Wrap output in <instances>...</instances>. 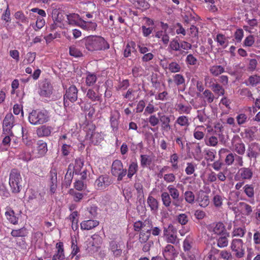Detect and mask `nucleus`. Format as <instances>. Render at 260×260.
I'll use <instances>...</instances> for the list:
<instances>
[{
  "instance_id": "obj_1",
  "label": "nucleus",
  "mask_w": 260,
  "mask_h": 260,
  "mask_svg": "<svg viewBox=\"0 0 260 260\" xmlns=\"http://www.w3.org/2000/svg\"><path fill=\"white\" fill-rule=\"evenodd\" d=\"M82 42L89 51H96L109 48V45L104 38L98 36H90L85 38Z\"/></svg>"
},
{
  "instance_id": "obj_2",
  "label": "nucleus",
  "mask_w": 260,
  "mask_h": 260,
  "mask_svg": "<svg viewBox=\"0 0 260 260\" xmlns=\"http://www.w3.org/2000/svg\"><path fill=\"white\" fill-rule=\"evenodd\" d=\"M49 120L48 113L46 110H34L28 116V120L33 125L43 124Z\"/></svg>"
},
{
  "instance_id": "obj_3",
  "label": "nucleus",
  "mask_w": 260,
  "mask_h": 260,
  "mask_svg": "<svg viewBox=\"0 0 260 260\" xmlns=\"http://www.w3.org/2000/svg\"><path fill=\"white\" fill-rule=\"evenodd\" d=\"M22 179L20 172L16 169L12 170L9 178V184L13 193H17L22 187Z\"/></svg>"
},
{
  "instance_id": "obj_4",
  "label": "nucleus",
  "mask_w": 260,
  "mask_h": 260,
  "mask_svg": "<svg viewBox=\"0 0 260 260\" xmlns=\"http://www.w3.org/2000/svg\"><path fill=\"white\" fill-rule=\"evenodd\" d=\"M111 173L113 176L117 177L118 181H121L127 174V170L123 169L121 160L116 159L113 161L111 166Z\"/></svg>"
},
{
  "instance_id": "obj_5",
  "label": "nucleus",
  "mask_w": 260,
  "mask_h": 260,
  "mask_svg": "<svg viewBox=\"0 0 260 260\" xmlns=\"http://www.w3.org/2000/svg\"><path fill=\"white\" fill-rule=\"evenodd\" d=\"M78 91V90L75 85H71L66 89L63 95V106L65 109L69 106V101L74 103L77 100Z\"/></svg>"
},
{
  "instance_id": "obj_6",
  "label": "nucleus",
  "mask_w": 260,
  "mask_h": 260,
  "mask_svg": "<svg viewBox=\"0 0 260 260\" xmlns=\"http://www.w3.org/2000/svg\"><path fill=\"white\" fill-rule=\"evenodd\" d=\"M14 125L15 117L11 113H7L3 120V131L7 135H13L11 129Z\"/></svg>"
},
{
  "instance_id": "obj_7",
  "label": "nucleus",
  "mask_w": 260,
  "mask_h": 260,
  "mask_svg": "<svg viewBox=\"0 0 260 260\" xmlns=\"http://www.w3.org/2000/svg\"><path fill=\"white\" fill-rule=\"evenodd\" d=\"M170 196L173 199L172 205L175 207H181L183 199L179 198V191L172 185H169L167 187Z\"/></svg>"
},
{
  "instance_id": "obj_8",
  "label": "nucleus",
  "mask_w": 260,
  "mask_h": 260,
  "mask_svg": "<svg viewBox=\"0 0 260 260\" xmlns=\"http://www.w3.org/2000/svg\"><path fill=\"white\" fill-rule=\"evenodd\" d=\"M260 155V145L256 142L250 143L247 150V156L250 159H254L256 161V158Z\"/></svg>"
},
{
  "instance_id": "obj_9",
  "label": "nucleus",
  "mask_w": 260,
  "mask_h": 260,
  "mask_svg": "<svg viewBox=\"0 0 260 260\" xmlns=\"http://www.w3.org/2000/svg\"><path fill=\"white\" fill-rule=\"evenodd\" d=\"M192 239L190 237H186L183 241V250L185 253L182 254V257L186 259V255L189 260H194L195 256L191 253V249L192 247Z\"/></svg>"
},
{
  "instance_id": "obj_10",
  "label": "nucleus",
  "mask_w": 260,
  "mask_h": 260,
  "mask_svg": "<svg viewBox=\"0 0 260 260\" xmlns=\"http://www.w3.org/2000/svg\"><path fill=\"white\" fill-rule=\"evenodd\" d=\"M243 242L240 239H233L231 244V248L233 251L236 252V255L238 257H242L244 254V252L242 248Z\"/></svg>"
},
{
  "instance_id": "obj_11",
  "label": "nucleus",
  "mask_w": 260,
  "mask_h": 260,
  "mask_svg": "<svg viewBox=\"0 0 260 260\" xmlns=\"http://www.w3.org/2000/svg\"><path fill=\"white\" fill-rule=\"evenodd\" d=\"M112 179L108 175H101L95 180V184L99 189H105L107 186L112 184Z\"/></svg>"
},
{
  "instance_id": "obj_12",
  "label": "nucleus",
  "mask_w": 260,
  "mask_h": 260,
  "mask_svg": "<svg viewBox=\"0 0 260 260\" xmlns=\"http://www.w3.org/2000/svg\"><path fill=\"white\" fill-rule=\"evenodd\" d=\"M53 92V87L48 81H44L39 90V94L44 97H50Z\"/></svg>"
},
{
  "instance_id": "obj_13",
  "label": "nucleus",
  "mask_w": 260,
  "mask_h": 260,
  "mask_svg": "<svg viewBox=\"0 0 260 260\" xmlns=\"http://www.w3.org/2000/svg\"><path fill=\"white\" fill-rule=\"evenodd\" d=\"M120 116V115L118 110H115L111 112L110 121L113 131H116L118 129Z\"/></svg>"
},
{
  "instance_id": "obj_14",
  "label": "nucleus",
  "mask_w": 260,
  "mask_h": 260,
  "mask_svg": "<svg viewBox=\"0 0 260 260\" xmlns=\"http://www.w3.org/2000/svg\"><path fill=\"white\" fill-rule=\"evenodd\" d=\"M50 191L52 194L55 193L57 186V170L55 168H52L50 171Z\"/></svg>"
},
{
  "instance_id": "obj_15",
  "label": "nucleus",
  "mask_w": 260,
  "mask_h": 260,
  "mask_svg": "<svg viewBox=\"0 0 260 260\" xmlns=\"http://www.w3.org/2000/svg\"><path fill=\"white\" fill-rule=\"evenodd\" d=\"M211 228H212V231L213 233L218 236L224 234L228 235V233H229L226 231L224 225L221 222L213 223Z\"/></svg>"
},
{
  "instance_id": "obj_16",
  "label": "nucleus",
  "mask_w": 260,
  "mask_h": 260,
  "mask_svg": "<svg viewBox=\"0 0 260 260\" xmlns=\"http://www.w3.org/2000/svg\"><path fill=\"white\" fill-rule=\"evenodd\" d=\"M102 94L99 91H95L92 88H89L87 90L86 98L92 102H98L101 103L102 102Z\"/></svg>"
},
{
  "instance_id": "obj_17",
  "label": "nucleus",
  "mask_w": 260,
  "mask_h": 260,
  "mask_svg": "<svg viewBox=\"0 0 260 260\" xmlns=\"http://www.w3.org/2000/svg\"><path fill=\"white\" fill-rule=\"evenodd\" d=\"M53 129L52 126L43 125L37 128L36 133L39 137H48L51 135Z\"/></svg>"
},
{
  "instance_id": "obj_18",
  "label": "nucleus",
  "mask_w": 260,
  "mask_h": 260,
  "mask_svg": "<svg viewBox=\"0 0 260 260\" xmlns=\"http://www.w3.org/2000/svg\"><path fill=\"white\" fill-rule=\"evenodd\" d=\"M159 120L161 122V129L162 131L168 132L171 128L170 124L171 122L170 116L166 115L159 116Z\"/></svg>"
},
{
  "instance_id": "obj_19",
  "label": "nucleus",
  "mask_w": 260,
  "mask_h": 260,
  "mask_svg": "<svg viewBox=\"0 0 260 260\" xmlns=\"http://www.w3.org/2000/svg\"><path fill=\"white\" fill-rule=\"evenodd\" d=\"M99 224V222L96 220L91 219L82 221L81 224V229L84 230H90Z\"/></svg>"
},
{
  "instance_id": "obj_20",
  "label": "nucleus",
  "mask_w": 260,
  "mask_h": 260,
  "mask_svg": "<svg viewBox=\"0 0 260 260\" xmlns=\"http://www.w3.org/2000/svg\"><path fill=\"white\" fill-rule=\"evenodd\" d=\"M208 87L218 96H221L224 94V89L221 85L217 83H214L211 81Z\"/></svg>"
},
{
  "instance_id": "obj_21",
  "label": "nucleus",
  "mask_w": 260,
  "mask_h": 260,
  "mask_svg": "<svg viewBox=\"0 0 260 260\" xmlns=\"http://www.w3.org/2000/svg\"><path fill=\"white\" fill-rule=\"evenodd\" d=\"M238 174L244 180H250L253 176L252 170L249 168H242L239 170Z\"/></svg>"
},
{
  "instance_id": "obj_22",
  "label": "nucleus",
  "mask_w": 260,
  "mask_h": 260,
  "mask_svg": "<svg viewBox=\"0 0 260 260\" xmlns=\"http://www.w3.org/2000/svg\"><path fill=\"white\" fill-rule=\"evenodd\" d=\"M230 237V233H228V235L224 234L223 235L219 236L217 237L216 238L214 237V239H216V241L217 242V245L219 248H224L228 245L229 240L228 239V237Z\"/></svg>"
},
{
  "instance_id": "obj_23",
  "label": "nucleus",
  "mask_w": 260,
  "mask_h": 260,
  "mask_svg": "<svg viewBox=\"0 0 260 260\" xmlns=\"http://www.w3.org/2000/svg\"><path fill=\"white\" fill-rule=\"evenodd\" d=\"M63 246V243L62 242L56 244V247L57 250L56 253L53 255L52 260H62L64 259L65 256Z\"/></svg>"
},
{
  "instance_id": "obj_24",
  "label": "nucleus",
  "mask_w": 260,
  "mask_h": 260,
  "mask_svg": "<svg viewBox=\"0 0 260 260\" xmlns=\"http://www.w3.org/2000/svg\"><path fill=\"white\" fill-rule=\"evenodd\" d=\"M232 149L239 155H243L245 152V144L241 141L232 142Z\"/></svg>"
},
{
  "instance_id": "obj_25",
  "label": "nucleus",
  "mask_w": 260,
  "mask_h": 260,
  "mask_svg": "<svg viewBox=\"0 0 260 260\" xmlns=\"http://www.w3.org/2000/svg\"><path fill=\"white\" fill-rule=\"evenodd\" d=\"M79 26L87 31H93L95 30L97 24L95 22L81 20L79 23Z\"/></svg>"
},
{
  "instance_id": "obj_26",
  "label": "nucleus",
  "mask_w": 260,
  "mask_h": 260,
  "mask_svg": "<svg viewBox=\"0 0 260 260\" xmlns=\"http://www.w3.org/2000/svg\"><path fill=\"white\" fill-rule=\"evenodd\" d=\"M37 150L39 156H44L48 151L47 144L43 140H39L37 143Z\"/></svg>"
},
{
  "instance_id": "obj_27",
  "label": "nucleus",
  "mask_w": 260,
  "mask_h": 260,
  "mask_svg": "<svg viewBox=\"0 0 260 260\" xmlns=\"http://www.w3.org/2000/svg\"><path fill=\"white\" fill-rule=\"evenodd\" d=\"M239 206L241 208L242 213L243 215L247 216L251 215L253 208L250 205L245 202H240Z\"/></svg>"
},
{
  "instance_id": "obj_28",
  "label": "nucleus",
  "mask_w": 260,
  "mask_h": 260,
  "mask_svg": "<svg viewBox=\"0 0 260 260\" xmlns=\"http://www.w3.org/2000/svg\"><path fill=\"white\" fill-rule=\"evenodd\" d=\"M197 201L199 203V205L203 207H207L209 204L208 196L203 191L199 193Z\"/></svg>"
},
{
  "instance_id": "obj_29",
  "label": "nucleus",
  "mask_w": 260,
  "mask_h": 260,
  "mask_svg": "<svg viewBox=\"0 0 260 260\" xmlns=\"http://www.w3.org/2000/svg\"><path fill=\"white\" fill-rule=\"evenodd\" d=\"M67 18L68 23L72 25H78L81 21L80 19L79 15L77 14L72 13L69 15H67Z\"/></svg>"
},
{
  "instance_id": "obj_30",
  "label": "nucleus",
  "mask_w": 260,
  "mask_h": 260,
  "mask_svg": "<svg viewBox=\"0 0 260 260\" xmlns=\"http://www.w3.org/2000/svg\"><path fill=\"white\" fill-rule=\"evenodd\" d=\"M169 48L171 50L180 51V54H185L187 52L180 50V45L178 42V41L176 39V38L173 39L170 43Z\"/></svg>"
},
{
  "instance_id": "obj_31",
  "label": "nucleus",
  "mask_w": 260,
  "mask_h": 260,
  "mask_svg": "<svg viewBox=\"0 0 260 260\" xmlns=\"http://www.w3.org/2000/svg\"><path fill=\"white\" fill-rule=\"evenodd\" d=\"M110 249L115 256H118L121 255L122 249L117 242L112 241L110 243Z\"/></svg>"
},
{
  "instance_id": "obj_32",
  "label": "nucleus",
  "mask_w": 260,
  "mask_h": 260,
  "mask_svg": "<svg viewBox=\"0 0 260 260\" xmlns=\"http://www.w3.org/2000/svg\"><path fill=\"white\" fill-rule=\"evenodd\" d=\"M192 154L194 159L196 160L200 161L203 158L201 147L199 143L197 144L196 146L193 148Z\"/></svg>"
},
{
  "instance_id": "obj_33",
  "label": "nucleus",
  "mask_w": 260,
  "mask_h": 260,
  "mask_svg": "<svg viewBox=\"0 0 260 260\" xmlns=\"http://www.w3.org/2000/svg\"><path fill=\"white\" fill-rule=\"evenodd\" d=\"M97 77L94 73H91L87 72L86 73V78L85 80L86 85L88 86H92L96 82Z\"/></svg>"
},
{
  "instance_id": "obj_34",
  "label": "nucleus",
  "mask_w": 260,
  "mask_h": 260,
  "mask_svg": "<svg viewBox=\"0 0 260 260\" xmlns=\"http://www.w3.org/2000/svg\"><path fill=\"white\" fill-rule=\"evenodd\" d=\"M209 71L214 76H218L224 72V68L220 65H215L210 68Z\"/></svg>"
},
{
  "instance_id": "obj_35",
  "label": "nucleus",
  "mask_w": 260,
  "mask_h": 260,
  "mask_svg": "<svg viewBox=\"0 0 260 260\" xmlns=\"http://www.w3.org/2000/svg\"><path fill=\"white\" fill-rule=\"evenodd\" d=\"M161 199L163 205L166 208H168L172 204L171 196L168 192H163L161 194Z\"/></svg>"
},
{
  "instance_id": "obj_36",
  "label": "nucleus",
  "mask_w": 260,
  "mask_h": 260,
  "mask_svg": "<svg viewBox=\"0 0 260 260\" xmlns=\"http://www.w3.org/2000/svg\"><path fill=\"white\" fill-rule=\"evenodd\" d=\"M28 232L27 229L23 227L18 230H13L11 235L13 237H23L27 236Z\"/></svg>"
},
{
  "instance_id": "obj_37",
  "label": "nucleus",
  "mask_w": 260,
  "mask_h": 260,
  "mask_svg": "<svg viewBox=\"0 0 260 260\" xmlns=\"http://www.w3.org/2000/svg\"><path fill=\"white\" fill-rule=\"evenodd\" d=\"M151 230V229H144V230L140 232L139 240L141 243H146L148 241L150 236Z\"/></svg>"
},
{
  "instance_id": "obj_38",
  "label": "nucleus",
  "mask_w": 260,
  "mask_h": 260,
  "mask_svg": "<svg viewBox=\"0 0 260 260\" xmlns=\"http://www.w3.org/2000/svg\"><path fill=\"white\" fill-rule=\"evenodd\" d=\"M138 170V166L137 162L136 161L132 162L128 167L127 177L128 178H131L133 176L137 173Z\"/></svg>"
},
{
  "instance_id": "obj_39",
  "label": "nucleus",
  "mask_w": 260,
  "mask_h": 260,
  "mask_svg": "<svg viewBox=\"0 0 260 260\" xmlns=\"http://www.w3.org/2000/svg\"><path fill=\"white\" fill-rule=\"evenodd\" d=\"M84 166V160L81 158H77L75 161V165H74V172L76 175H79L80 172L81 171Z\"/></svg>"
},
{
  "instance_id": "obj_40",
  "label": "nucleus",
  "mask_w": 260,
  "mask_h": 260,
  "mask_svg": "<svg viewBox=\"0 0 260 260\" xmlns=\"http://www.w3.org/2000/svg\"><path fill=\"white\" fill-rule=\"evenodd\" d=\"M98 207L95 206H92L87 208L85 215L88 218L92 219L95 218L98 214Z\"/></svg>"
},
{
  "instance_id": "obj_41",
  "label": "nucleus",
  "mask_w": 260,
  "mask_h": 260,
  "mask_svg": "<svg viewBox=\"0 0 260 260\" xmlns=\"http://www.w3.org/2000/svg\"><path fill=\"white\" fill-rule=\"evenodd\" d=\"M7 219L13 224H17L18 218L15 216V213L13 210L7 211L5 213Z\"/></svg>"
},
{
  "instance_id": "obj_42",
  "label": "nucleus",
  "mask_w": 260,
  "mask_h": 260,
  "mask_svg": "<svg viewBox=\"0 0 260 260\" xmlns=\"http://www.w3.org/2000/svg\"><path fill=\"white\" fill-rule=\"evenodd\" d=\"M176 106V110L179 112L180 114L184 113L186 114H188L190 113L191 110L192 109L190 106H185L181 103L177 104Z\"/></svg>"
},
{
  "instance_id": "obj_43",
  "label": "nucleus",
  "mask_w": 260,
  "mask_h": 260,
  "mask_svg": "<svg viewBox=\"0 0 260 260\" xmlns=\"http://www.w3.org/2000/svg\"><path fill=\"white\" fill-rule=\"evenodd\" d=\"M175 248L172 245H167L163 251V255L166 259L175 253Z\"/></svg>"
},
{
  "instance_id": "obj_44",
  "label": "nucleus",
  "mask_w": 260,
  "mask_h": 260,
  "mask_svg": "<svg viewBox=\"0 0 260 260\" xmlns=\"http://www.w3.org/2000/svg\"><path fill=\"white\" fill-rule=\"evenodd\" d=\"M173 81L177 86H185V80L183 76L180 74H175L173 76Z\"/></svg>"
},
{
  "instance_id": "obj_45",
  "label": "nucleus",
  "mask_w": 260,
  "mask_h": 260,
  "mask_svg": "<svg viewBox=\"0 0 260 260\" xmlns=\"http://www.w3.org/2000/svg\"><path fill=\"white\" fill-rule=\"evenodd\" d=\"M135 46L136 44L134 42L127 44L123 53L125 57H128L131 56L132 51L135 50Z\"/></svg>"
},
{
  "instance_id": "obj_46",
  "label": "nucleus",
  "mask_w": 260,
  "mask_h": 260,
  "mask_svg": "<svg viewBox=\"0 0 260 260\" xmlns=\"http://www.w3.org/2000/svg\"><path fill=\"white\" fill-rule=\"evenodd\" d=\"M147 203L151 210L156 211L158 208V202L152 196H149L147 199Z\"/></svg>"
},
{
  "instance_id": "obj_47",
  "label": "nucleus",
  "mask_w": 260,
  "mask_h": 260,
  "mask_svg": "<svg viewBox=\"0 0 260 260\" xmlns=\"http://www.w3.org/2000/svg\"><path fill=\"white\" fill-rule=\"evenodd\" d=\"M244 192L249 198H253L254 196V187L251 184H246L243 187Z\"/></svg>"
},
{
  "instance_id": "obj_48",
  "label": "nucleus",
  "mask_w": 260,
  "mask_h": 260,
  "mask_svg": "<svg viewBox=\"0 0 260 260\" xmlns=\"http://www.w3.org/2000/svg\"><path fill=\"white\" fill-rule=\"evenodd\" d=\"M175 122L181 126L187 127L189 125L188 117L184 115L178 117Z\"/></svg>"
},
{
  "instance_id": "obj_49",
  "label": "nucleus",
  "mask_w": 260,
  "mask_h": 260,
  "mask_svg": "<svg viewBox=\"0 0 260 260\" xmlns=\"http://www.w3.org/2000/svg\"><path fill=\"white\" fill-rule=\"evenodd\" d=\"M45 192L44 191L36 192L32 195L31 199H36L39 204H42L45 202Z\"/></svg>"
},
{
  "instance_id": "obj_50",
  "label": "nucleus",
  "mask_w": 260,
  "mask_h": 260,
  "mask_svg": "<svg viewBox=\"0 0 260 260\" xmlns=\"http://www.w3.org/2000/svg\"><path fill=\"white\" fill-rule=\"evenodd\" d=\"M73 176V173H67L64 176V179L62 183V185L66 188H68L71 184Z\"/></svg>"
},
{
  "instance_id": "obj_51",
  "label": "nucleus",
  "mask_w": 260,
  "mask_h": 260,
  "mask_svg": "<svg viewBox=\"0 0 260 260\" xmlns=\"http://www.w3.org/2000/svg\"><path fill=\"white\" fill-rule=\"evenodd\" d=\"M246 229L245 226L243 227H239V228H235L234 229L233 232L232 233L233 236H237L240 237H243L245 233H246Z\"/></svg>"
},
{
  "instance_id": "obj_52",
  "label": "nucleus",
  "mask_w": 260,
  "mask_h": 260,
  "mask_svg": "<svg viewBox=\"0 0 260 260\" xmlns=\"http://www.w3.org/2000/svg\"><path fill=\"white\" fill-rule=\"evenodd\" d=\"M69 53L70 55L75 57H80L83 56L82 52L74 46L70 47Z\"/></svg>"
},
{
  "instance_id": "obj_53",
  "label": "nucleus",
  "mask_w": 260,
  "mask_h": 260,
  "mask_svg": "<svg viewBox=\"0 0 260 260\" xmlns=\"http://www.w3.org/2000/svg\"><path fill=\"white\" fill-rule=\"evenodd\" d=\"M137 209L138 211L142 210L145 206V200L144 195L137 196Z\"/></svg>"
},
{
  "instance_id": "obj_54",
  "label": "nucleus",
  "mask_w": 260,
  "mask_h": 260,
  "mask_svg": "<svg viewBox=\"0 0 260 260\" xmlns=\"http://www.w3.org/2000/svg\"><path fill=\"white\" fill-rule=\"evenodd\" d=\"M197 118L201 122H205L209 118L208 116L205 113V108L203 110H198Z\"/></svg>"
},
{
  "instance_id": "obj_55",
  "label": "nucleus",
  "mask_w": 260,
  "mask_h": 260,
  "mask_svg": "<svg viewBox=\"0 0 260 260\" xmlns=\"http://www.w3.org/2000/svg\"><path fill=\"white\" fill-rule=\"evenodd\" d=\"M203 94L208 103H211L213 102L215 98L214 95L210 90L206 89Z\"/></svg>"
},
{
  "instance_id": "obj_56",
  "label": "nucleus",
  "mask_w": 260,
  "mask_h": 260,
  "mask_svg": "<svg viewBox=\"0 0 260 260\" xmlns=\"http://www.w3.org/2000/svg\"><path fill=\"white\" fill-rule=\"evenodd\" d=\"M168 69L172 73H177L180 72L181 67L176 62H172L169 64Z\"/></svg>"
},
{
  "instance_id": "obj_57",
  "label": "nucleus",
  "mask_w": 260,
  "mask_h": 260,
  "mask_svg": "<svg viewBox=\"0 0 260 260\" xmlns=\"http://www.w3.org/2000/svg\"><path fill=\"white\" fill-rule=\"evenodd\" d=\"M184 198L186 202L192 204L194 201V195L191 191H186L184 193Z\"/></svg>"
},
{
  "instance_id": "obj_58",
  "label": "nucleus",
  "mask_w": 260,
  "mask_h": 260,
  "mask_svg": "<svg viewBox=\"0 0 260 260\" xmlns=\"http://www.w3.org/2000/svg\"><path fill=\"white\" fill-rule=\"evenodd\" d=\"M140 157L141 165L142 167H145L151 164V160L148 155L142 154L141 155Z\"/></svg>"
},
{
  "instance_id": "obj_59",
  "label": "nucleus",
  "mask_w": 260,
  "mask_h": 260,
  "mask_svg": "<svg viewBox=\"0 0 260 260\" xmlns=\"http://www.w3.org/2000/svg\"><path fill=\"white\" fill-rule=\"evenodd\" d=\"M15 17L16 19L19 20L22 23H28V19L24 15L21 11H18L15 14Z\"/></svg>"
},
{
  "instance_id": "obj_60",
  "label": "nucleus",
  "mask_w": 260,
  "mask_h": 260,
  "mask_svg": "<svg viewBox=\"0 0 260 260\" xmlns=\"http://www.w3.org/2000/svg\"><path fill=\"white\" fill-rule=\"evenodd\" d=\"M70 194H72L74 197V200L76 202H80L83 198V195L82 193L74 191V189H71L70 190Z\"/></svg>"
},
{
  "instance_id": "obj_61",
  "label": "nucleus",
  "mask_w": 260,
  "mask_h": 260,
  "mask_svg": "<svg viewBox=\"0 0 260 260\" xmlns=\"http://www.w3.org/2000/svg\"><path fill=\"white\" fill-rule=\"evenodd\" d=\"M247 116L244 113L238 114L236 117V120L239 125L245 124L247 121Z\"/></svg>"
},
{
  "instance_id": "obj_62",
  "label": "nucleus",
  "mask_w": 260,
  "mask_h": 260,
  "mask_svg": "<svg viewBox=\"0 0 260 260\" xmlns=\"http://www.w3.org/2000/svg\"><path fill=\"white\" fill-rule=\"evenodd\" d=\"M177 220L181 225H185L188 221V217L186 214H180L177 216Z\"/></svg>"
},
{
  "instance_id": "obj_63",
  "label": "nucleus",
  "mask_w": 260,
  "mask_h": 260,
  "mask_svg": "<svg viewBox=\"0 0 260 260\" xmlns=\"http://www.w3.org/2000/svg\"><path fill=\"white\" fill-rule=\"evenodd\" d=\"M254 38L253 35H249L244 41L243 45L245 47H251L254 43Z\"/></svg>"
},
{
  "instance_id": "obj_64",
  "label": "nucleus",
  "mask_w": 260,
  "mask_h": 260,
  "mask_svg": "<svg viewBox=\"0 0 260 260\" xmlns=\"http://www.w3.org/2000/svg\"><path fill=\"white\" fill-rule=\"evenodd\" d=\"M167 242L170 243L171 244H174V245H177L179 243V240L177 238V237L176 235L174 234L173 233H172L170 234L167 238Z\"/></svg>"
}]
</instances>
